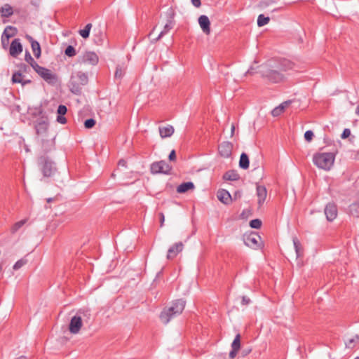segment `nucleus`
<instances>
[{"instance_id": "4", "label": "nucleus", "mask_w": 359, "mask_h": 359, "mask_svg": "<svg viewBox=\"0 0 359 359\" xmlns=\"http://www.w3.org/2000/svg\"><path fill=\"white\" fill-rule=\"evenodd\" d=\"M88 78L86 73L77 72L71 76L68 86L72 93L79 94L83 86L88 83Z\"/></svg>"}, {"instance_id": "40", "label": "nucleus", "mask_w": 359, "mask_h": 359, "mask_svg": "<svg viewBox=\"0 0 359 359\" xmlns=\"http://www.w3.org/2000/svg\"><path fill=\"white\" fill-rule=\"evenodd\" d=\"M26 260L25 259H20L15 262V264L13 265V269L14 270H18L22 266H23L26 264Z\"/></svg>"}, {"instance_id": "48", "label": "nucleus", "mask_w": 359, "mask_h": 359, "mask_svg": "<svg viewBox=\"0 0 359 359\" xmlns=\"http://www.w3.org/2000/svg\"><path fill=\"white\" fill-rule=\"evenodd\" d=\"M34 70L37 73V72L41 68L40 65L35 61L33 64L30 65Z\"/></svg>"}, {"instance_id": "38", "label": "nucleus", "mask_w": 359, "mask_h": 359, "mask_svg": "<svg viewBox=\"0 0 359 359\" xmlns=\"http://www.w3.org/2000/svg\"><path fill=\"white\" fill-rule=\"evenodd\" d=\"M172 27V25H171V22H169V23H167L165 27H164V29L163 31L161 32L158 37L157 38V39H160L161 37H162L165 34H166L170 29H171Z\"/></svg>"}, {"instance_id": "20", "label": "nucleus", "mask_w": 359, "mask_h": 359, "mask_svg": "<svg viewBox=\"0 0 359 359\" xmlns=\"http://www.w3.org/2000/svg\"><path fill=\"white\" fill-rule=\"evenodd\" d=\"M275 64L281 72H287L294 67V63L287 59L281 60L278 63L275 62Z\"/></svg>"}, {"instance_id": "37", "label": "nucleus", "mask_w": 359, "mask_h": 359, "mask_svg": "<svg viewBox=\"0 0 359 359\" xmlns=\"http://www.w3.org/2000/svg\"><path fill=\"white\" fill-rule=\"evenodd\" d=\"M65 54L69 57H73L76 55V50L73 46H69L65 50Z\"/></svg>"}, {"instance_id": "22", "label": "nucleus", "mask_w": 359, "mask_h": 359, "mask_svg": "<svg viewBox=\"0 0 359 359\" xmlns=\"http://www.w3.org/2000/svg\"><path fill=\"white\" fill-rule=\"evenodd\" d=\"M174 131V128L170 125L159 127V134L162 138H166L172 136Z\"/></svg>"}, {"instance_id": "23", "label": "nucleus", "mask_w": 359, "mask_h": 359, "mask_svg": "<svg viewBox=\"0 0 359 359\" xmlns=\"http://www.w3.org/2000/svg\"><path fill=\"white\" fill-rule=\"evenodd\" d=\"M194 187V184L191 182H184L177 187V191L180 194H182L189 190H193Z\"/></svg>"}, {"instance_id": "2", "label": "nucleus", "mask_w": 359, "mask_h": 359, "mask_svg": "<svg viewBox=\"0 0 359 359\" xmlns=\"http://www.w3.org/2000/svg\"><path fill=\"white\" fill-rule=\"evenodd\" d=\"M185 307V301L182 299L175 300L172 304L167 308H165L160 315V319L163 324H168L170 320L180 315L184 311Z\"/></svg>"}, {"instance_id": "3", "label": "nucleus", "mask_w": 359, "mask_h": 359, "mask_svg": "<svg viewBox=\"0 0 359 359\" xmlns=\"http://www.w3.org/2000/svg\"><path fill=\"white\" fill-rule=\"evenodd\" d=\"M335 155L331 152H318L313 156V164L320 169L329 171L334 165Z\"/></svg>"}, {"instance_id": "25", "label": "nucleus", "mask_w": 359, "mask_h": 359, "mask_svg": "<svg viewBox=\"0 0 359 359\" xmlns=\"http://www.w3.org/2000/svg\"><path fill=\"white\" fill-rule=\"evenodd\" d=\"M223 179L224 180L236 181L239 179V175L234 170H229L224 173Z\"/></svg>"}, {"instance_id": "53", "label": "nucleus", "mask_w": 359, "mask_h": 359, "mask_svg": "<svg viewBox=\"0 0 359 359\" xmlns=\"http://www.w3.org/2000/svg\"><path fill=\"white\" fill-rule=\"evenodd\" d=\"M191 3L196 8L200 7L201 5V0H191Z\"/></svg>"}, {"instance_id": "27", "label": "nucleus", "mask_w": 359, "mask_h": 359, "mask_svg": "<svg viewBox=\"0 0 359 359\" xmlns=\"http://www.w3.org/2000/svg\"><path fill=\"white\" fill-rule=\"evenodd\" d=\"M17 33V29L12 26H7L2 34V36H5L6 39H9L13 36H15Z\"/></svg>"}, {"instance_id": "47", "label": "nucleus", "mask_w": 359, "mask_h": 359, "mask_svg": "<svg viewBox=\"0 0 359 359\" xmlns=\"http://www.w3.org/2000/svg\"><path fill=\"white\" fill-rule=\"evenodd\" d=\"M9 39H6L5 36H1V43L4 48H6L8 44Z\"/></svg>"}, {"instance_id": "35", "label": "nucleus", "mask_w": 359, "mask_h": 359, "mask_svg": "<svg viewBox=\"0 0 359 359\" xmlns=\"http://www.w3.org/2000/svg\"><path fill=\"white\" fill-rule=\"evenodd\" d=\"M250 226L254 229H259L262 226V222L259 219H255L250 222Z\"/></svg>"}, {"instance_id": "6", "label": "nucleus", "mask_w": 359, "mask_h": 359, "mask_svg": "<svg viewBox=\"0 0 359 359\" xmlns=\"http://www.w3.org/2000/svg\"><path fill=\"white\" fill-rule=\"evenodd\" d=\"M151 172L153 174H168L171 167L164 161L154 162L151 165Z\"/></svg>"}, {"instance_id": "29", "label": "nucleus", "mask_w": 359, "mask_h": 359, "mask_svg": "<svg viewBox=\"0 0 359 359\" xmlns=\"http://www.w3.org/2000/svg\"><path fill=\"white\" fill-rule=\"evenodd\" d=\"M359 343V335H355L352 339H348L346 342V347L348 348H353L357 344Z\"/></svg>"}, {"instance_id": "21", "label": "nucleus", "mask_w": 359, "mask_h": 359, "mask_svg": "<svg viewBox=\"0 0 359 359\" xmlns=\"http://www.w3.org/2000/svg\"><path fill=\"white\" fill-rule=\"evenodd\" d=\"M219 201L224 204H229L231 201V196L229 191L225 189L219 190L217 193Z\"/></svg>"}, {"instance_id": "54", "label": "nucleus", "mask_w": 359, "mask_h": 359, "mask_svg": "<svg viewBox=\"0 0 359 359\" xmlns=\"http://www.w3.org/2000/svg\"><path fill=\"white\" fill-rule=\"evenodd\" d=\"M238 351H235L234 349H232L229 353V357L233 359L236 357L237 355Z\"/></svg>"}, {"instance_id": "51", "label": "nucleus", "mask_w": 359, "mask_h": 359, "mask_svg": "<svg viewBox=\"0 0 359 359\" xmlns=\"http://www.w3.org/2000/svg\"><path fill=\"white\" fill-rule=\"evenodd\" d=\"M250 302V299L248 297L243 296L242 297L241 303H242L243 305H248Z\"/></svg>"}, {"instance_id": "10", "label": "nucleus", "mask_w": 359, "mask_h": 359, "mask_svg": "<svg viewBox=\"0 0 359 359\" xmlns=\"http://www.w3.org/2000/svg\"><path fill=\"white\" fill-rule=\"evenodd\" d=\"M233 144L230 142H223L219 145L218 150L221 156L229 158L231 156Z\"/></svg>"}, {"instance_id": "16", "label": "nucleus", "mask_w": 359, "mask_h": 359, "mask_svg": "<svg viewBox=\"0 0 359 359\" xmlns=\"http://www.w3.org/2000/svg\"><path fill=\"white\" fill-rule=\"evenodd\" d=\"M198 24L205 34L208 35L210 33V22L208 16L203 15L198 18Z\"/></svg>"}, {"instance_id": "24", "label": "nucleus", "mask_w": 359, "mask_h": 359, "mask_svg": "<svg viewBox=\"0 0 359 359\" xmlns=\"http://www.w3.org/2000/svg\"><path fill=\"white\" fill-rule=\"evenodd\" d=\"M294 248L296 252L297 257H299L303 255V248L302 244L297 237L292 238Z\"/></svg>"}, {"instance_id": "30", "label": "nucleus", "mask_w": 359, "mask_h": 359, "mask_svg": "<svg viewBox=\"0 0 359 359\" xmlns=\"http://www.w3.org/2000/svg\"><path fill=\"white\" fill-rule=\"evenodd\" d=\"M26 222L27 219H22L15 222L11 228V233H15Z\"/></svg>"}, {"instance_id": "45", "label": "nucleus", "mask_w": 359, "mask_h": 359, "mask_svg": "<svg viewBox=\"0 0 359 359\" xmlns=\"http://www.w3.org/2000/svg\"><path fill=\"white\" fill-rule=\"evenodd\" d=\"M282 113L283 112L281 109H280L278 107L274 108L271 111V114L274 117L280 116Z\"/></svg>"}, {"instance_id": "44", "label": "nucleus", "mask_w": 359, "mask_h": 359, "mask_svg": "<svg viewBox=\"0 0 359 359\" xmlns=\"http://www.w3.org/2000/svg\"><path fill=\"white\" fill-rule=\"evenodd\" d=\"M290 101H285L281 103L278 107L281 109L282 112L285 111V109L290 105Z\"/></svg>"}, {"instance_id": "7", "label": "nucleus", "mask_w": 359, "mask_h": 359, "mask_svg": "<svg viewBox=\"0 0 359 359\" xmlns=\"http://www.w3.org/2000/svg\"><path fill=\"white\" fill-rule=\"evenodd\" d=\"M260 241L261 237L256 233H251L244 238L245 244L252 249H257L261 246Z\"/></svg>"}, {"instance_id": "63", "label": "nucleus", "mask_w": 359, "mask_h": 359, "mask_svg": "<svg viewBox=\"0 0 359 359\" xmlns=\"http://www.w3.org/2000/svg\"><path fill=\"white\" fill-rule=\"evenodd\" d=\"M235 196H241V193L240 192H236V193H235Z\"/></svg>"}, {"instance_id": "12", "label": "nucleus", "mask_w": 359, "mask_h": 359, "mask_svg": "<svg viewBox=\"0 0 359 359\" xmlns=\"http://www.w3.org/2000/svg\"><path fill=\"white\" fill-rule=\"evenodd\" d=\"M337 208L334 203H328L325 208V214L328 221H333L337 216Z\"/></svg>"}, {"instance_id": "15", "label": "nucleus", "mask_w": 359, "mask_h": 359, "mask_svg": "<svg viewBox=\"0 0 359 359\" xmlns=\"http://www.w3.org/2000/svg\"><path fill=\"white\" fill-rule=\"evenodd\" d=\"M81 61L83 63L95 65L98 62V56L94 52L87 51L83 53Z\"/></svg>"}, {"instance_id": "59", "label": "nucleus", "mask_w": 359, "mask_h": 359, "mask_svg": "<svg viewBox=\"0 0 359 359\" xmlns=\"http://www.w3.org/2000/svg\"><path fill=\"white\" fill-rule=\"evenodd\" d=\"M246 74H253V73H252V68H251L250 69H249V70L247 72V73H246Z\"/></svg>"}, {"instance_id": "28", "label": "nucleus", "mask_w": 359, "mask_h": 359, "mask_svg": "<svg viewBox=\"0 0 359 359\" xmlns=\"http://www.w3.org/2000/svg\"><path fill=\"white\" fill-rule=\"evenodd\" d=\"M1 13L3 17H9L13 15V8L9 4H5L1 8Z\"/></svg>"}, {"instance_id": "50", "label": "nucleus", "mask_w": 359, "mask_h": 359, "mask_svg": "<svg viewBox=\"0 0 359 359\" xmlns=\"http://www.w3.org/2000/svg\"><path fill=\"white\" fill-rule=\"evenodd\" d=\"M57 122H59L60 123H62V124H65L67 122L66 118L61 115H59L57 116Z\"/></svg>"}, {"instance_id": "58", "label": "nucleus", "mask_w": 359, "mask_h": 359, "mask_svg": "<svg viewBox=\"0 0 359 359\" xmlns=\"http://www.w3.org/2000/svg\"><path fill=\"white\" fill-rule=\"evenodd\" d=\"M125 163H126V162H125L123 160H121V161H119V162H118V165H123V166H124V165H125Z\"/></svg>"}, {"instance_id": "46", "label": "nucleus", "mask_w": 359, "mask_h": 359, "mask_svg": "<svg viewBox=\"0 0 359 359\" xmlns=\"http://www.w3.org/2000/svg\"><path fill=\"white\" fill-rule=\"evenodd\" d=\"M350 135H351V130L348 128H346L344 130V131L342 133L341 137L343 139H344V138L349 137Z\"/></svg>"}, {"instance_id": "19", "label": "nucleus", "mask_w": 359, "mask_h": 359, "mask_svg": "<svg viewBox=\"0 0 359 359\" xmlns=\"http://www.w3.org/2000/svg\"><path fill=\"white\" fill-rule=\"evenodd\" d=\"M48 128V123L45 121H40L36 124V130L39 139L41 137L43 138L48 136L46 134Z\"/></svg>"}, {"instance_id": "42", "label": "nucleus", "mask_w": 359, "mask_h": 359, "mask_svg": "<svg viewBox=\"0 0 359 359\" xmlns=\"http://www.w3.org/2000/svg\"><path fill=\"white\" fill-rule=\"evenodd\" d=\"M25 61L29 63L30 65L32 64H33L35 60H34V58L32 57V55H30V53L29 52H26L25 53Z\"/></svg>"}, {"instance_id": "56", "label": "nucleus", "mask_w": 359, "mask_h": 359, "mask_svg": "<svg viewBox=\"0 0 359 359\" xmlns=\"http://www.w3.org/2000/svg\"><path fill=\"white\" fill-rule=\"evenodd\" d=\"M235 131V126L233 124L231 125V135L233 136Z\"/></svg>"}, {"instance_id": "14", "label": "nucleus", "mask_w": 359, "mask_h": 359, "mask_svg": "<svg viewBox=\"0 0 359 359\" xmlns=\"http://www.w3.org/2000/svg\"><path fill=\"white\" fill-rule=\"evenodd\" d=\"M9 52L10 55L14 57H16L22 52V46L19 39H15L11 42Z\"/></svg>"}, {"instance_id": "1", "label": "nucleus", "mask_w": 359, "mask_h": 359, "mask_svg": "<svg viewBox=\"0 0 359 359\" xmlns=\"http://www.w3.org/2000/svg\"><path fill=\"white\" fill-rule=\"evenodd\" d=\"M258 72L273 83H279L285 79L284 75L281 73L282 72L277 68L273 62L261 65Z\"/></svg>"}, {"instance_id": "62", "label": "nucleus", "mask_w": 359, "mask_h": 359, "mask_svg": "<svg viewBox=\"0 0 359 359\" xmlns=\"http://www.w3.org/2000/svg\"><path fill=\"white\" fill-rule=\"evenodd\" d=\"M235 196H241V193L240 192H236V193H235Z\"/></svg>"}, {"instance_id": "31", "label": "nucleus", "mask_w": 359, "mask_h": 359, "mask_svg": "<svg viewBox=\"0 0 359 359\" xmlns=\"http://www.w3.org/2000/svg\"><path fill=\"white\" fill-rule=\"evenodd\" d=\"M92 27V24L88 23L86 25L83 29L79 31V34L84 39H87L89 36L90 32Z\"/></svg>"}, {"instance_id": "26", "label": "nucleus", "mask_w": 359, "mask_h": 359, "mask_svg": "<svg viewBox=\"0 0 359 359\" xmlns=\"http://www.w3.org/2000/svg\"><path fill=\"white\" fill-rule=\"evenodd\" d=\"M239 166L243 169L249 168V158L245 153H242L240 157Z\"/></svg>"}, {"instance_id": "49", "label": "nucleus", "mask_w": 359, "mask_h": 359, "mask_svg": "<svg viewBox=\"0 0 359 359\" xmlns=\"http://www.w3.org/2000/svg\"><path fill=\"white\" fill-rule=\"evenodd\" d=\"M34 70L37 73V72L41 68L40 65L35 61L33 64L30 65Z\"/></svg>"}, {"instance_id": "8", "label": "nucleus", "mask_w": 359, "mask_h": 359, "mask_svg": "<svg viewBox=\"0 0 359 359\" xmlns=\"http://www.w3.org/2000/svg\"><path fill=\"white\" fill-rule=\"evenodd\" d=\"M37 74L48 83L54 84L57 81L56 75L53 74L50 70L45 67H41L37 72Z\"/></svg>"}, {"instance_id": "18", "label": "nucleus", "mask_w": 359, "mask_h": 359, "mask_svg": "<svg viewBox=\"0 0 359 359\" xmlns=\"http://www.w3.org/2000/svg\"><path fill=\"white\" fill-rule=\"evenodd\" d=\"M26 39L31 43L32 50L33 51L34 56L36 58H39L41 54V50L39 43L37 41L34 40L29 35H26Z\"/></svg>"}, {"instance_id": "55", "label": "nucleus", "mask_w": 359, "mask_h": 359, "mask_svg": "<svg viewBox=\"0 0 359 359\" xmlns=\"http://www.w3.org/2000/svg\"><path fill=\"white\" fill-rule=\"evenodd\" d=\"M161 226H163L165 221V216L163 212L159 213Z\"/></svg>"}, {"instance_id": "17", "label": "nucleus", "mask_w": 359, "mask_h": 359, "mask_svg": "<svg viewBox=\"0 0 359 359\" xmlns=\"http://www.w3.org/2000/svg\"><path fill=\"white\" fill-rule=\"evenodd\" d=\"M267 196V191L264 186H257V196L259 207L262 206Z\"/></svg>"}, {"instance_id": "36", "label": "nucleus", "mask_w": 359, "mask_h": 359, "mask_svg": "<svg viewBox=\"0 0 359 359\" xmlns=\"http://www.w3.org/2000/svg\"><path fill=\"white\" fill-rule=\"evenodd\" d=\"M125 70H126L125 67L118 66L116 67V70L115 72V76L116 78H121L123 76V75L125 74Z\"/></svg>"}, {"instance_id": "64", "label": "nucleus", "mask_w": 359, "mask_h": 359, "mask_svg": "<svg viewBox=\"0 0 359 359\" xmlns=\"http://www.w3.org/2000/svg\"><path fill=\"white\" fill-rule=\"evenodd\" d=\"M354 359H359V358H358V357H356V358H354Z\"/></svg>"}, {"instance_id": "41", "label": "nucleus", "mask_w": 359, "mask_h": 359, "mask_svg": "<svg viewBox=\"0 0 359 359\" xmlns=\"http://www.w3.org/2000/svg\"><path fill=\"white\" fill-rule=\"evenodd\" d=\"M313 133L311 130H307L304 133V138L309 142L313 140Z\"/></svg>"}, {"instance_id": "60", "label": "nucleus", "mask_w": 359, "mask_h": 359, "mask_svg": "<svg viewBox=\"0 0 359 359\" xmlns=\"http://www.w3.org/2000/svg\"><path fill=\"white\" fill-rule=\"evenodd\" d=\"M356 113L359 115V104L357 107Z\"/></svg>"}, {"instance_id": "9", "label": "nucleus", "mask_w": 359, "mask_h": 359, "mask_svg": "<svg viewBox=\"0 0 359 359\" xmlns=\"http://www.w3.org/2000/svg\"><path fill=\"white\" fill-rule=\"evenodd\" d=\"M82 319L81 317L76 315L72 318L69 325V332L72 334H78L82 327Z\"/></svg>"}, {"instance_id": "57", "label": "nucleus", "mask_w": 359, "mask_h": 359, "mask_svg": "<svg viewBox=\"0 0 359 359\" xmlns=\"http://www.w3.org/2000/svg\"><path fill=\"white\" fill-rule=\"evenodd\" d=\"M31 82L30 80H22V82H20V83L22 85V86H25L27 83H29Z\"/></svg>"}, {"instance_id": "61", "label": "nucleus", "mask_w": 359, "mask_h": 359, "mask_svg": "<svg viewBox=\"0 0 359 359\" xmlns=\"http://www.w3.org/2000/svg\"><path fill=\"white\" fill-rule=\"evenodd\" d=\"M16 359H27V358L25 356H20V357H19V358H18Z\"/></svg>"}, {"instance_id": "5", "label": "nucleus", "mask_w": 359, "mask_h": 359, "mask_svg": "<svg viewBox=\"0 0 359 359\" xmlns=\"http://www.w3.org/2000/svg\"><path fill=\"white\" fill-rule=\"evenodd\" d=\"M38 164L44 177H52L57 171L55 163L46 155L39 156Z\"/></svg>"}, {"instance_id": "13", "label": "nucleus", "mask_w": 359, "mask_h": 359, "mask_svg": "<svg viewBox=\"0 0 359 359\" xmlns=\"http://www.w3.org/2000/svg\"><path fill=\"white\" fill-rule=\"evenodd\" d=\"M184 248V244L182 242H177L172 245L168 250L167 258L168 259H173L180 252L182 251Z\"/></svg>"}, {"instance_id": "32", "label": "nucleus", "mask_w": 359, "mask_h": 359, "mask_svg": "<svg viewBox=\"0 0 359 359\" xmlns=\"http://www.w3.org/2000/svg\"><path fill=\"white\" fill-rule=\"evenodd\" d=\"M240 348H241V335H240V334H238L235 337V338L231 344V348L234 349L235 351H239Z\"/></svg>"}, {"instance_id": "33", "label": "nucleus", "mask_w": 359, "mask_h": 359, "mask_svg": "<svg viewBox=\"0 0 359 359\" xmlns=\"http://www.w3.org/2000/svg\"><path fill=\"white\" fill-rule=\"evenodd\" d=\"M270 19L269 17H265L263 14H261L258 16L257 18V25L259 27H262L269 22Z\"/></svg>"}, {"instance_id": "52", "label": "nucleus", "mask_w": 359, "mask_h": 359, "mask_svg": "<svg viewBox=\"0 0 359 359\" xmlns=\"http://www.w3.org/2000/svg\"><path fill=\"white\" fill-rule=\"evenodd\" d=\"M168 158H169L170 161L175 160L176 154H175V150L171 151V152L169 154V157Z\"/></svg>"}, {"instance_id": "11", "label": "nucleus", "mask_w": 359, "mask_h": 359, "mask_svg": "<svg viewBox=\"0 0 359 359\" xmlns=\"http://www.w3.org/2000/svg\"><path fill=\"white\" fill-rule=\"evenodd\" d=\"M39 141L41 144V151L43 153V155H45L48 151L52 150L54 148L55 142L52 137H41Z\"/></svg>"}, {"instance_id": "43", "label": "nucleus", "mask_w": 359, "mask_h": 359, "mask_svg": "<svg viewBox=\"0 0 359 359\" xmlns=\"http://www.w3.org/2000/svg\"><path fill=\"white\" fill-rule=\"evenodd\" d=\"M67 109L65 105L60 104L57 108L59 115L63 116L67 113Z\"/></svg>"}, {"instance_id": "39", "label": "nucleus", "mask_w": 359, "mask_h": 359, "mask_svg": "<svg viewBox=\"0 0 359 359\" xmlns=\"http://www.w3.org/2000/svg\"><path fill=\"white\" fill-rule=\"evenodd\" d=\"M95 125V121L93 118H89L85 121L84 126L86 128H92Z\"/></svg>"}, {"instance_id": "34", "label": "nucleus", "mask_w": 359, "mask_h": 359, "mask_svg": "<svg viewBox=\"0 0 359 359\" xmlns=\"http://www.w3.org/2000/svg\"><path fill=\"white\" fill-rule=\"evenodd\" d=\"M22 74L20 72H16L13 74L12 76V82L15 83H20V82H22Z\"/></svg>"}]
</instances>
